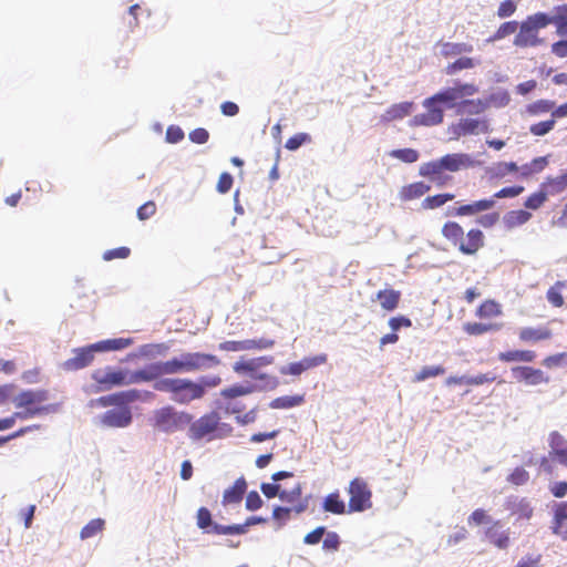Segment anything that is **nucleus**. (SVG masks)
<instances>
[{"label": "nucleus", "instance_id": "nucleus-1", "mask_svg": "<svg viewBox=\"0 0 567 567\" xmlns=\"http://www.w3.org/2000/svg\"><path fill=\"white\" fill-rule=\"evenodd\" d=\"M219 364L220 360L214 354L182 352L166 361H154L135 371L127 370L128 385L153 381L155 391L169 393L167 390L159 389L157 383L163 380H176V378H163L164 375L207 371Z\"/></svg>", "mask_w": 567, "mask_h": 567}, {"label": "nucleus", "instance_id": "nucleus-2", "mask_svg": "<svg viewBox=\"0 0 567 567\" xmlns=\"http://www.w3.org/2000/svg\"><path fill=\"white\" fill-rule=\"evenodd\" d=\"M221 383L218 375H202L196 381L186 378L176 380H163L157 386L169 391L171 400L187 405L195 400L204 398L207 389L216 388Z\"/></svg>", "mask_w": 567, "mask_h": 567}, {"label": "nucleus", "instance_id": "nucleus-3", "mask_svg": "<svg viewBox=\"0 0 567 567\" xmlns=\"http://www.w3.org/2000/svg\"><path fill=\"white\" fill-rule=\"evenodd\" d=\"M454 87H446L434 95L426 97L422 105L426 109L425 113L416 114L410 120V126H435L443 122L445 109H454L458 100Z\"/></svg>", "mask_w": 567, "mask_h": 567}, {"label": "nucleus", "instance_id": "nucleus-4", "mask_svg": "<svg viewBox=\"0 0 567 567\" xmlns=\"http://www.w3.org/2000/svg\"><path fill=\"white\" fill-rule=\"evenodd\" d=\"M474 165L475 161L470 154L453 153L446 154L439 159L422 164L420 166L419 174L429 178L437 186H443L445 184V177L442 175L444 171L455 173L463 168L473 167Z\"/></svg>", "mask_w": 567, "mask_h": 567}, {"label": "nucleus", "instance_id": "nucleus-5", "mask_svg": "<svg viewBox=\"0 0 567 567\" xmlns=\"http://www.w3.org/2000/svg\"><path fill=\"white\" fill-rule=\"evenodd\" d=\"M549 25V19L546 12H537L528 16L519 24V32L514 39V45L518 48L537 47L543 43V39L538 38V31Z\"/></svg>", "mask_w": 567, "mask_h": 567}, {"label": "nucleus", "instance_id": "nucleus-6", "mask_svg": "<svg viewBox=\"0 0 567 567\" xmlns=\"http://www.w3.org/2000/svg\"><path fill=\"white\" fill-rule=\"evenodd\" d=\"M193 415L188 412L177 411L175 408L167 405L154 412V427L159 432L172 434L183 431L190 424Z\"/></svg>", "mask_w": 567, "mask_h": 567}, {"label": "nucleus", "instance_id": "nucleus-7", "mask_svg": "<svg viewBox=\"0 0 567 567\" xmlns=\"http://www.w3.org/2000/svg\"><path fill=\"white\" fill-rule=\"evenodd\" d=\"M217 425V411H210L197 420L188 424L187 436L192 442H200L206 440L210 442L214 440V433Z\"/></svg>", "mask_w": 567, "mask_h": 567}, {"label": "nucleus", "instance_id": "nucleus-8", "mask_svg": "<svg viewBox=\"0 0 567 567\" xmlns=\"http://www.w3.org/2000/svg\"><path fill=\"white\" fill-rule=\"evenodd\" d=\"M153 392L151 391H142L137 389H130L125 391H120L116 393H112L109 395L100 396L96 400V403L100 406H117L120 408H128L127 404L133 403L135 401H146L153 398Z\"/></svg>", "mask_w": 567, "mask_h": 567}, {"label": "nucleus", "instance_id": "nucleus-9", "mask_svg": "<svg viewBox=\"0 0 567 567\" xmlns=\"http://www.w3.org/2000/svg\"><path fill=\"white\" fill-rule=\"evenodd\" d=\"M349 509L348 513L363 512L371 507L372 493L364 480L357 477L349 485Z\"/></svg>", "mask_w": 567, "mask_h": 567}, {"label": "nucleus", "instance_id": "nucleus-10", "mask_svg": "<svg viewBox=\"0 0 567 567\" xmlns=\"http://www.w3.org/2000/svg\"><path fill=\"white\" fill-rule=\"evenodd\" d=\"M275 346V340L260 338V339H247L241 341H224L218 344V349L221 351L239 352L248 350H266L271 349Z\"/></svg>", "mask_w": 567, "mask_h": 567}, {"label": "nucleus", "instance_id": "nucleus-11", "mask_svg": "<svg viewBox=\"0 0 567 567\" xmlns=\"http://www.w3.org/2000/svg\"><path fill=\"white\" fill-rule=\"evenodd\" d=\"M72 352L74 355L62 363V368L65 371H78L90 365L94 359L96 349L93 348L92 343L82 348H75Z\"/></svg>", "mask_w": 567, "mask_h": 567}, {"label": "nucleus", "instance_id": "nucleus-12", "mask_svg": "<svg viewBox=\"0 0 567 567\" xmlns=\"http://www.w3.org/2000/svg\"><path fill=\"white\" fill-rule=\"evenodd\" d=\"M92 378L99 384L107 385V389L128 385L127 370L125 369L113 370L106 368L105 370H97L92 374Z\"/></svg>", "mask_w": 567, "mask_h": 567}, {"label": "nucleus", "instance_id": "nucleus-13", "mask_svg": "<svg viewBox=\"0 0 567 567\" xmlns=\"http://www.w3.org/2000/svg\"><path fill=\"white\" fill-rule=\"evenodd\" d=\"M133 421L130 408H120L107 410L101 415L100 422L105 427H127Z\"/></svg>", "mask_w": 567, "mask_h": 567}, {"label": "nucleus", "instance_id": "nucleus-14", "mask_svg": "<svg viewBox=\"0 0 567 567\" xmlns=\"http://www.w3.org/2000/svg\"><path fill=\"white\" fill-rule=\"evenodd\" d=\"M49 391L44 389H28L22 390L12 399V403L17 409L23 406H38L40 403L49 400Z\"/></svg>", "mask_w": 567, "mask_h": 567}, {"label": "nucleus", "instance_id": "nucleus-15", "mask_svg": "<svg viewBox=\"0 0 567 567\" xmlns=\"http://www.w3.org/2000/svg\"><path fill=\"white\" fill-rule=\"evenodd\" d=\"M502 522L494 520L489 527L484 530L485 539L498 549H507L511 543V530L502 529Z\"/></svg>", "mask_w": 567, "mask_h": 567}, {"label": "nucleus", "instance_id": "nucleus-16", "mask_svg": "<svg viewBox=\"0 0 567 567\" xmlns=\"http://www.w3.org/2000/svg\"><path fill=\"white\" fill-rule=\"evenodd\" d=\"M513 378L518 381H524L528 385H537L540 383H548L549 378L545 373L532 367H514L512 368Z\"/></svg>", "mask_w": 567, "mask_h": 567}, {"label": "nucleus", "instance_id": "nucleus-17", "mask_svg": "<svg viewBox=\"0 0 567 567\" xmlns=\"http://www.w3.org/2000/svg\"><path fill=\"white\" fill-rule=\"evenodd\" d=\"M504 506L512 515H516L517 519H529L534 513V508L526 497L511 495L506 498Z\"/></svg>", "mask_w": 567, "mask_h": 567}, {"label": "nucleus", "instance_id": "nucleus-18", "mask_svg": "<svg viewBox=\"0 0 567 567\" xmlns=\"http://www.w3.org/2000/svg\"><path fill=\"white\" fill-rule=\"evenodd\" d=\"M550 528L553 534L567 540V502L554 504V518Z\"/></svg>", "mask_w": 567, "mask_h": 567}, {"label": "nucleus", "instance_id": "nucleus-19", "mask_svg": "<svg viewBox=\"0 0 567 567\" xmlns=\"http://www.w3.org/2000/svg\"><path fill=\"white\" fill-rule=\"evenodd\" d=\"M484 246V234L480 229H471L466 234V241L463 238L458 249L464 255H474L476 251Z\"/></svg>", "mask_w": 567, "mask_h": 567}, {"label": "nucleus", "instance_id": "nucleus-20", "mask_svg": "<svg viewBox=\"0 0 567 567\" xmlns=\"http://www.w3.org/2000/svg\"><path fill=\"white\" fill-rule=\"evenodd\" d=\"M169 350L171 344L167 342L147 343L141 346L137 350V353H131L128 358L140 355L148 360H155L156 358L165 357Z\"/></svg>", "mask_w": 567, "mask_h": 567}, {"label": "nucleus", "instance_id": "nucleus-21", "mask_svg": "<svg viewBox=\"0 0 567 567\" xmlns=\"http://www.w3.org/2000/svg\"><path fill=\"white\" fill-rule=\"evenodd\" d=\"M58 404H47V405H38V406H23V411L14 412L11 417L13 423L17 420H28L35 416H41L50 413H55L58 411Z\"/></svg>", "mask_w": 567, "mask_h": 567}, {"label": "nucleus", "instance_id": "nucleus-22", "mask_svg": "<svg viewBox=\"0 0 567 567\" xmlns=\"http://www.w3.org/2000/svg\"><path fill=\"white\" fill-rule=\"evenodd\" d=\"M272 362H274L272 355H262V357L254 358L250 360L237 361L233 365V370L238 374H243L244 372H254L255 370H259L260 368L269 365Z\"/></svg>", "mask_w": 567, "mask_h": 567}, {"label": "nucleus", "instance_id": "nucleus-23", "mask_svg": "<svg viewBox=\"0 0 567 567\" xmlns=\"http://www.w3.org/2000/svg\"><path fill=\"white\" fill-rule=\"evenodd\" d=\"M247 489V482L244 476L237 478L233 486L225 489L223 494V504H236L241 502Z\"/></svg>", "mask_w": 567, "mask_h": 567}, {"label": "nucleus", "instance_id": "nucleus-24", "mask_svg": "<svg viewBox=\"0 0 567 567\" xmlns=\"http://www.w3.org/2000/svg\"><path fill=\"white\" fill-rule=\"evenodd\" d=\"M495 206V200L489 198H483L478 200H474L468 204H462L458 206V214H463V216H475L480 213L491 210Z\"/></svg>", "mask_w": 567, "mask_h": 567}, {"label": "nucleus", "instance_id": "nucleus-25", "mask_svg": "<svg viewBox=\"0 0 567 567\" xmlns=\"http://www.w3.org/2000/svg\"><path fill=\"white\" fill-rule=\"evenodd\" d=\"M549 24L556 25V33L559 37H567V4L554 8V13H547Z\"/></svg>", "mask_w": 567, "mask_h": 567}, {"label": "nucleus", "instance_id": "nucleus-26", "mask_svg": "<svg viewBox=\"0 0 567 567\" xmlns=\"http://www.w3.org/2000/svg\"><path fill=\"white\" fill-rule=\"evenodd\" d=\"M133 342L132 338L106 339L93 343V348L96 349V352L118 351L130 347Z\"/></svg>", "mask_w": 567, "mask_h": 567}, {"label": "nucleus", "instance_id": "nucleus-27", "mask_svg": "<svg viewBox=\"0 0 567 567\" xmlns=\"http://www.w3.org/2000/svg\"><path fill=\"white\" fill-rule=\"evenodd\" d=\"M530 217L532 214L523 209L509 210L503 216V223L506 229L511 230L526 224Z\"/></svg>", "mask_w": 567, "mask_h": 567}, {"label": "nucleus", "instance_id": "nucleus-28", "mask_svg": "<svg viewBox=\"0 0 567 567\" xmlns=\"http://www.w3.org/2000/svg\"><path fill=\"white\" fill-rule=\"evenodd\" d=\"M322 508L324 512L342 515L346 514L347 507L346 503L340 498L338 492L330 493L327 495L322 502Z\"/></svg>", "mask_w": 567, "mask_h": 567}, {"label": "nucleus", "instance_id": "nucleus-29", "mask_svg": "<svg viewBox=\"0 0 567 567\" xmlns=\"http://www.w3.org/2000/svg\"><path fill=\"white\" fill-rule=\"evenodd\" d=\"M431 186L423 183V182H416L412 183L410 185H406L402 187L400 192V197L403 200H412L414 198H419L430 192Z\"/></svg>", "mask_w": 567, "mask_h": 567}, {"label": "nucleus", "instance_id": "nucleus-30", "mask_svg": "<svg viewBox=\"0 0 567 567\" xmlns=\"http://www.w3.org/2000/svg\"><path fill=\"white\" fill-rule=\"evenodd\" d=\"M498 358L504 362H533L536 354L529 350H511L501 352Z\"/></svg>", "mask_w": 567, "mask_h": 567}, {"label": "nucleus", "instance_id": "nucleus-31", "mask_svg": "<svg viewBox=\"0 0 567 567\" xmlns=\"http://www.w3.org/2000/svg\"><path fill=\"white\" fill-rule=\"evenodd\" d=\"M413 109V102H401L398 104H393L390 106L385 114L383 115V120L385 121H394L403 118L409 115Z\"/></svg>", "mask_w": 567, "mask_h": 567}, {"label": "nucleus", "instance_id": "nucleus-32", "mask_svg": "<svg viewBox=\"0 0 567 567\" xmlns=\"http://www.w3.org/2000/svg\"><path fill=\"white\" fill-rule=\"evenodd\" d=\"M257 391V386L254 383L246 382L244 384H234L229 388L223 389L220 395L226 399H234L243 396Z\"/></svg>", "mask_w": 567, "mask_h": 567}, {"label": "nucleus", "instance_id": "nucleus-33", "mask_svg": "<svg viewBox=\"0 0 567 567\" xmlns=\"http://www.w3.org/2000/svg\"><path fill=\"white\" fill-rule=\"evenodd\" d=\"M400 297V291L393 289L380 290L377 293V299L380 301L382 308L388 311H393L398 307Z\"/></svg>", "mask_w": 567, "mask_h": 567}, {"label": "nucleus", "instance_id": "nucleus-34", "mask_svg": "<svg viewBox=\"0 0 567 567\" xmlns=\"http://www.w3.org/2000/svg\"><path fill=\"white\" fill-rule=\"evenodd\" d=\"M442 235L454 245L460 246L464 236V230L457 223L447 221L442 228Z\"/></svg>", "mask_w": 567, "mask_h": 567}, {"label": "nucleus", "instance_id": "nucleus-35", "mask_svg": "<svg viewBox=\"0 0 567 567\" xmlns=\"http://www.w3.org/2000/svg\"><path fill=\"white\" fill-rule=\"evenodd\" d=\"M466 135L487 133L489 131V123L485 118H462Z\"/></svg>", "mask_w": 567, "mask_h": 567}, {"label": "nucleus", "instance_id": "nucleus-36", "mask_svg": "<svg viewBox=\"0 0 567 567\" xmlns=\"http://www.w3.org/2000/svg\"><path fill=\"white\" fill-rule=\"evenodd\" d=\"M499 329L501 324L497 323L467 322L464 324V331L471 336H481Z\"/></svg>", "mask_w": 567, "mask_h": 567}, {"label": "nucleus", "instance_id": "nucleus-37", "mask_svg": "<svg viewBox=\"0 0 567 567\" xmlns=\"http://www.w3.org/2000/svg\"><path fill=\"white\" fill-rule=\"evenodd\" d=\"M303 402L302 395H285L272 400L269 404L271 409H291Z\"/></svg>", "mask_w": 567, "mask_h": 567}, {"label": "nucleus", "instance_id": "nucleus-38", "mask_svg": "<svg viewBox=\"0 0 567 567\" xmlns=\"http://www.w3.org/2000/svg\"><path fill=\"white\" fill-rule=\"evenodd\" d=\"M454 197H455V195L451 194V193H444V194H437V195H434V196H427L422 202V208L423 209H435V208H439V207L443 206L444 204H446L447 202L453 200Z\"/></svg>", "mask_w": 567, "mask_h": 567}, {"label": "nucleus", "instance_id": "nucleus-39", "mask_svg": "<svg viewBox=\"0 0 567 567\" xmlns=\"http://www.w3.org/2000/svg\"><path fill=\"white\" fill-rule=\"evenodd\" d=\"M480 63H481L480 60H476V59H473V58L463 56V58L457 59L453 63H450L446 66V74L453 75V74L457 73L461 70L472 69V68L478 65Z\"/></svg>", "mask_w": 567, "mask_h": 567}, {"label": "nucleus", "instance_id": "nucleus-40", "mask_svg": "<svg viewBox=\"0 0 567 567\" xmlns=\"http://www.w3.org/2000/svg\"><path fill=\"white\" fill-rule=\"evenodd\" d=\"M485 102H488V107L491 105L502 109L509 104L511 102V95L507 90L505 89H498L497 91L491 93Z\"/></svg>", "mask_w": 567, "mask_h": 567}, {"label": "nucleus", "instance_id": "nucleus-41", "mask_svg": "<svg viewBox=\"0 0 567 567\" xmlns=\"http://www.w3.org/2000/svg\"><path fill=\"white\" fill-rule=\"evenodd\" d=\"M105 522L102 518H94L90 520L80 532L81 539H89L94 537L97 533L102 532L104 528Z\"/></svg>", "mask_w": 567, "mask_h": 567}, {"label": "nucleus", "instance_id": "nucleus-42", "mask_svg": "<svg viewBox=\"0 0 567 567\" xmlns=\"http://www.w3.org/2000/svg\"><path fill=\"white\" fill-rule=\"evenodd\" d=\"M550 337L549 330L534 329V328H524L519 332V338L523 341H539L545 340Z\"/></svg>", "mask_w": 567, "mask_h": 567}, {"label": "nucleus", "instance_id": "nucleus-43", "mask_svg": "<svg viewBox=\"0 0 567 567\" xmlns=\"http://www.w3.org/2000/svg\"><path fill=\"white\" fill-rule=\"evenodd\" d=\"M197 526L199 529L204 530V533L210 534L213 529V525L216 523L212 518V513L206 507H200L197 511Z\"/></svg>", "mask_w": 567, "mask_h": 567}, {"label": "nucleus", "instance_id": "nucleus-44", "mask_svg": "<svg viewBox=\"0 0 567 567\" xmlns=\"http://www.w3.org/2000/svg\"><path fill=\"white\" fill-rule=\"evenodd\" d=\"M555 107V102L550 100H538L527 105L526 111L530 115H540L547 112H551Z\"/></svg>", "mask_w": 567, "mask_h": 567}, {"label": "nucleus", "instance_id": "nucleus-45", "mask_svg": "<svg viewBox=\"0 0 567 567\" xmlns=\"http://www.w3.org/2000/svg\"><path fill=\"white\" fill-rule=\"evenodd\" d=\"M391 157L400 159L404 163H414L419 159L420 154L416 150L413 148H398L393 150L390 153Z\"/></svg>", "mask_w": 567, "mask_h": 567}, {"label": "nucleus", "instance_id": "nucleus-46", "mask_svg": "<svg viewBox=\"0 0 567 567\" xmlns=\"http://www.w3.org/2000/svg\"><path fill=\"white\" fill-rule=\"evenodd\" d=\"M473 51V45L468 43H445L443 45V54L444 55H460L463 53H471Z\"/></svg>", "mask_w": 567, "mask_h": 567}, {"label": "nucleus", "instance_id": "nucleus-47", "mask_svg": "<svg viewBox=\"0 0 567 567\" xmlns=\"http://www.w3.org/2000/svg\"><path fill=\"white\" fill-rule=\"evenodd\" d=\"M311 136L308 133H297L289 137L285 144V147L291 152L299 150L302 145L310 143Z\"/></svg>", "mask_w": 567, "mask_h": 567}, {"label": "nucleus", "instance_id": "nucleus-48", "mask_svg": "<svg viewBox=\"0 0 567 567\" xmlns=\"http://www.w3.org/2000/svg\"><path fill=\"white\" fill-rule=\"evenodd\" d=\"M518 28V22L517 21H507V22H504L501 24V27L497 29V31L495 32V34L493 37H491L487 41L488 42H494L496 40H501L509 34H513L516 32Z\"/></svg>", "mask_w": 567, "mask_h": 567}, {"label": "nucleus", "instance_id": "nucleus-49", "mask_svg": "<svg viewBox=\"0 0 567 567\" xmlns=\"http://www.w3.org/2000/svg\"><path fill=\"white\" fill-rule=\"evenodd\" d=\"M255 380L259 382L261 380H266V383H255L257 386V391H271L279 385V380L276 377L269 375L267 373L259 372Z\"/></svg>", "mask_w": 567, "mask_h": 567}, {"label": "nucleus", "instance_id": "nucleus-50", "mask_svg": "<svg viewBox=\"0 0 567 567\" xmlns=\"http://www.w3.org/2000/svg\"><path fill=\"white\" fill-rule=\"evenodd\" d=\"M524 189L525 188L520 185L507 186L496 192L492 197H489V199L496 202V199L502 198H514L520 195L524 192Z\"/></svg>", "mask_w": 567, "mask_h": 567}, {"label": "nucleus", "instance_id": "nucleus-51", "mask_svg": "<svg viewBox=\"0 0 567 567\" xmlns=\"http://www.w3.org/2000/svg\"><path fill=\"white\" fill-rule=\"evenodd\" d=\"M444 372L445 370L441 365H426L423 367L421 371L415 375V381H425L426 379L441 375Z\"/></svg>", "mask_w": 567, "mask_h": 567}, {"label": "nucleus", "instance_id": "nucleus-52", "mask_svg": "<svg viewBox=\"0 0 567 567\" xmlns=\"http://www.w3.org/2000/svg\"><path fill=\"white\" fill-rule=\"evenodd\" d=\"M555 120L550 118L536 124L530 125L529 132L535 136H545L555 127Z\"/></svg>", "mask_w": 567, "mask_h": 567}, {"label": "nucleus", "instance_id": "nucleus-53", "mask_svg": "<svg viewBox=\"0 0 567 567\" xmlns=\"http://www.w3.org/2000/svg\"><path fill=\"white\" fill-rule=\"evenodd\" d=\"M463 104H466V111L468 115H478L488 109V102L484 100H463Z\"/></svg>", "mask_w": 567, "mask_h": 567}, {"label": "nucleus", "instance_id": "nucleus-54", "mask_svg": "<svg viewBox=\"0 0 567 567\" xmlns=\"http://www.w3.org/2000/svg\"><path fill=\"white\" fill-rule=\"evenodd\" d=\"M549 446L551 447L550 454L556 456L559 450L567 449V442L560 433L554 431L549 434Z\"/></svg>", "mask_w": 567, "mask_h": 567}, {"label": "nucleus", "instance_id": "nucleus-55", "mask_svg": "<svg viewBox=\"0 0 567 567\" xmlns=\"http://www.w3.org/2000/svg\"><path fill=\"white\" fill-rule=\"evenodd\" d=\"M564 286V282H556L555 286L550 287L547 291V300L554 306V307H561L564 305V298L560 292V287Z\"/></svg>", "mask_w": 567, "mask_h": 567}, {"label": "nucleus", "instance_id": "nucleus-56", "mask_svg": "<svg viewBox=\"0 0 567 567\" xmlns=\"http://www.w3.org/2000/svg\"><path fill=\"white\" fill-rule=\"evenodd\" d=\"M292 513L291 507L275 506L272 511V518L278 523V528L282 527L289 519Z\"/></svg>", "mask_w": 567, "mask_h": 567}, {"label": "nucleus", "instance_id": "nucleus-57", "mask_svg": "<svg viewBox=\"0 0 567 567\" xmlns=\"http://www.w3.org/2000/svg\"><path fill=\"white\" fill-rule=\"evenodd\" d=\"M518 166L515 162H499L493 168V175L496 177H504L507 173L517 172Z\"/></svg>", "mask_w": 567, "mask_h": 567}, {"label": "nucleus", "instance_id": "nucleus-58", "mask_svg": "<svg viewBox=\"0 0 567 567\" xmlns=\"http://www.w3.org/2000/svg\"><path fill=\"white\" fill-rule=\"evenodd\" d=\"M529 473L523 467H516L507 477V481L514 485L520 486L528 482Z\"/></svg>", "mask_w": 567, "mask_h": 567}, {"label": "nucleus", "instance_id": "nucleus-59", "mask_svg": "<svg viewBox=\"0 0 567 567\" xmlns=\"http://www.w3.org/2000/svg\"><path fill=\"white\" fill-rule=\"evenodd\" d=\"M547 185L551 188L553 193H560L567 188V171L559 176L549 177Z\"/></svg>", "mask_w": 567, "mask_h": 567}, {"label": "nucleus", "instance_id": "nucleus-60", "mask_svg": "<svg viewBox=\"0 0 567 567\" xmlns=\"http://www.w3.org/2000/svg\"><path fill=\"white\" fill-rule=\"evenodd\" d=\"M324 535L326 538L323 539L322 548L324 550L337 551L341 544L339 535L336 532H327Z\"/></svg>", "mask_w": 567, "mask_h": 567}, {"label": "nucleus", "instance_id": "nucleus-61", "mask_svg": "<svg viewBox=\"0 0 567 567\" xmlns=\"http://www.w3.org/2000/svg\"><path fill=\"white\" fill-rule=\"evenodd\" d=\"M264 505V501L257 491H250L246 496V509L254 512Z\"/></svg>", "mask_w": 567, "mask_h": 567}, {"label": "nucleus", "instance_id": "nucleus-62", "mask_svg": "<svg viewBox=\"0 0 567 567\" xmlns=\"http://www.w3.org/2000/svg\"><path fill=\"white\" fill-rule=\"evenodd\" d=\"M131 249L127 247H118L114 249H109L104 251L103 259L105 261H111L113 259H125L130 256Z\"/></svg>", "mask_w": 567, "mask_h": 567}, {"label": "nucleus", "instance_id": "nucleus-63", "mask_svg": "<svg viewBox=\"0 0 567 567\" xmlns=\"http://www.w3.org/2000/svg\"><path fill=\"white\" fill-rule=\"evenodd\" d=\"M184 131L177 125H169L166 130L165 141L171 144L179 143L184 138Z\"/></svg>", "mask_w": 567, "mask_h": 567}, {"label": "nucleus", "instance_id": "nucleus-64", "mask_svg": "<svg viewBox=\"0 0 567 567\" xmlns=\"http://www.w3.org/2000/svg\"><path fill=\"white\" fill-rule=\"evenodd\" d=\"M499 220V213L493 212V213H486L484 215H481L476 219V224L484 228H492L494 227Z\"/></svg>", "mask_w": 567, "mask_h": 567}]
</instances>
